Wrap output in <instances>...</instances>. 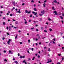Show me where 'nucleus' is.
Wrapping results in <instances>:
<instances>
[{
    "label": "nucleus",
    "mask_w": 64,
    "mask_h": 64,
    "mask_svg": "<svg viewBox=\"0 0 64 64\" xmlns=\"http://www.w3.org/2000/svg\"><path fill=\"white\" fill-rule=\"evenodd\" d=\"M14 62L16 63V64H18V62L17 61H15Z\"/></svg>",
    "instance_id": "nucleus-5"
},
{
    "label": "nucleus",
    "mask_w": 64,
    "mask_h": 64,
    "mask_svg": "<svg viewBox=\"0 0 64 64\" xmlns=\"http://www.w3.org/2000/svg\"><path fill=\"white\" fill-rule=\"evenodd\" d=\"M20 58H22V56H20Z\"/></svg>",
    "instance_id": "nucleus-32"
},
{
    "label": "nucleus",
    "mask_w": 64,
    "mask_h": 64,
    "mask_svg": "<svg viewBox=\"0 0 64 64\" xmlns=\"http://www.w3.org/2000/svg\"><path fill=\"white\" fill-rule=\"evenodd\" d=\"M60 18H61V19H63V17L62 16H60Z\"/></svg>",
    "instance_id": "nucleus-17"
},
{
    "label": "nucleus",
    "mask_w": 64,
    "mask_h": 64,
    "mask_svg": "<svg viewBox=\"0 0 64 64\" xmlns=\"http://www.w3.org/2000/svg\"><path fill=\"white\" fill-rule=\"evenodd\" d=\"M41 29L42 30H43V29H44V28L43 27H41Z\"/></svg>",
    "instance_id": "nucleus-8"
},
{
    "label": "nucleus",
    "mask_w": 64,
    "mask_h": 64,
    "mask_svg": "<svg viewBox=\"0 0 64 64\" xmlns=\"http://www.w3.org/2000/svg\"><path fill=\"white\" fill-rule=\"evenodd\" d=\"M39 15L40 16H42L43 15V14H39Z\"/></svg>",
    "instance_id": "nucleus-19"
},
{
    "label": "nucleus",
    "mask_w": 64,
    "mask_h": 64,
    "mask_svg": "<svg viewBox=\"0 0 64 64\" xmlns=\"http://www.w3.org/2000/svg\"><path fill=\"white\" fill-rule=\"evenodd\" d=\"M22 58H25V55H24L23 56H22Z\"/></svg>",
    "instance_id": "nucleus-23"
},
{
    "label": "nucleus",
    "mask_w": 64,
    "mask_h": 64,
    "mask_svg": "<svg viewBox=\"0 0 64 64\" xmlns=\"http://www.w3.org/2000/svg\"><path fill=\"white\" fill-rule=\"evenodd\" d=\"M16 24H18V22H15Z\"/></svg>",
    "instance_id": "nucleus-12"
},
{
    "label": "nucleus",
    "mask_w": 64,
    "mask_h": 64,
    "mask_svg": "<svg viewBox=\"0 0 64 64\" xmlns=\"http://www.w3.org/2000/svg\"><path fill=\"white\" fill-rule=\"evenodd\" d=\"M25 12L26 13H28V14H30V13H31V11L30 10L29 12H28L27 10H25Z\"/></svg>",
    "instance_id": "nucleus-1"
},
{
    "label": "nucleus",
    "mask_w": 64,
    "mask_h": 64,
    "mask_svg": "<svg viewBox=\"0 0 64 64\" xmlns=\"http://www.w3.org/2000/svg\"><path fill=\"white\" fill-rule=\"evenodd\" d=\"M49 30L50 31V32H51V31H52V29L51 28H50L49 29Z\"/></svg>",
    "instance_id": "nucleus-10"
},
{
    "label": "nucleus",
    "mask_w": 64,
    "mask_h": 64,
    "mask_svg": "<svg viewBox=\"0 0 64 64\" xmlns=\"http://www.w3.org/2000/svg\"><path fill=\"white\" fill-rule=\"evenodd\" d=\"M48 20H50H50H51V19L50 18H48Z\"/></svg>",
    "instance_id": "nucleus-46"
},
{
    "label": "nucleus",
    "mask_w": 64,
    "mask_h": 64,
    "mask_svg": "<svg viewBox=\"0 0 64 64\" xmlns=\"http://www.w3.org/2000/svg\"><path fill=\"white\" fill-rule=\"evenodd\" d=\"M10 43V41H8V44L9 45Z\"/></svg>",
    "instance_id": "nucleus-14"
},
{
    "label": "nucleus",
    "mask_w": 64,
    "mask_h": 64,
    "mask_svg": "<svg viewBox=\"0 0 64 64\" xmlns=\"http://www.w3.org/2000/svg\"><path fill=\"white\" fill-rule=\"evenodd\" d=\"M35 57H34L32 59V60H34V59H35Z\"/></svg>",
    "instance_id": "nucleus-16"
},
{
    "label": "nucleus",
    "mask_w": 64,
    "mask_h": 64,
    "mask_svg": "<svg viewBox=\"0 0 64 64\" xmlns=\"http://www.w3.org/2000/svg\"><path fill=\"white\" fill-rule=\"evenodd\" d=\"M42 18H40V20H39V21H40V22L42 21Z\"/></svg>",
    "instance_id": "nucleus-29"
},
{
    "label": "nucleus",
    "mask_w": 64,
    "mask_h": 64,
    "mask_svg": "<svg viewBox=\"0 0 64 64\" xmlns=\"http://www.w3.org/2000/svg\"><path fill=\"white\" fill-rule=\"evenodd\" d=\"M20 44H22V42H20Z\"/></svg>",
    "instance_id": "nucleus-41"
},
{
    "label": "nucleus",
    "mask_w": 64,
    "mask_h": 64,
    "mask_svg": "<svg viewBox=\"0 0 64 64\" xmlns=\"http://www.w3.org/2000/svg\"><path fill=\"white\" fill-rule=\"evenodd\" d=\"M62 60L63 61L64 60V57H62Z\"/></svg>",
    "instance_id": "nucleus-18"
},
{
    "label": "nucleus",
    "mask_w": 64,
    "mask_h": 64,
    "mask_svg": "<svg viewBox=\"0 0 64 64\" xmlns=\"http://www.w3.org/2000/svg\"><path fill=\"white\" fill-rule=\"evenodd\" d=\"M38 58H40V56L39 55L38 56Z\"/></svg>",
    "instance_id": "nucleus-44"
},
{
    "label": "nucleus",
    "mask_w": 64,
    "mask_h": 64,
    "mask_svg": "<svg viewBox=\"0 0 64 64\" xmlns=\"http://www.w3.org/2000/svg\"><path fill=\"white\" fill-rule=\"evenodd\" d=\"M9 53H11V50H9Z\"/></svg>",
    "instance_id": "nucleus-54"
},
{
    "label": "nucleus",
    "mask_w": 64,
    "mask_h": 64,
    "mask_svg": "<svg viewBox=\"0 0 64 64\" xmlns=\"http://www.w3.org/2000/svg\"><path fill=\"white\" fill-rule=\"evenodd\" d=\"M31 20H30L28 21V22H31Z\"/></svg>",
    "instance_id": "nucleus-49"
},
{
    "label": "nucleus",
    "mask_w": 64,
    "mask_h": 64,
    "mask_svg": "<svg viewBox=\"0 0 64 64\" xmlns=\"http://www.w3.org/2000/svg\"><path fill=\"white\" fill-rule=\"evenodd\" d=\"M31 1L32 2H33V3H34V0H31Z\"/></svg>",
    "instance_id": "nucleus-26"
},
{
    "label": "nucleus",
    "mask_w": 64,
    "mask_h": 64,
    "mask_svg": "<svg viewBox=\"0 0 64 64\" xmlns=\"http://www.w3.org/2000/svg\"><path fill=\"white\" fill-rule=\"evenodd\" d=\"M18 35V34H17V35H16V36L15 37V39H17V36Z\"/></svg>",
    "instance_id": "nucleus-11"
},
{
    "label": "nucleus",
    "mask_w": 64,
    "mask_h": 64,
    "mask_svg": "<svg viewBox=\"0 0 64 64\" xmlns=\"http://www.w3.org/2000/svg\"><path fill=\"white\" fill-rule=\"evenodd\" d=\"M25 60H24L23 62H22L23 63H24V62H25Z\"/></svg>",
    "instance_id": "nucleus-37"
},
{
    "label": "nucleus",
    "mask_w": 64,
    "mask_h": 64,
    "mask_svg": "<svg viewBox=\"0 0 64 64\" xmlns=\"http://www.w3.org/2000/svg\"><path fill=\"white\" fill-rule=\"evenodd\" d=\"M10 16H12V14H10Z\"/></svg>",
    "instance_id": "nucleus-63"
},
{
    "label": "nucleus",
    "mask_w": 64,
    "mask_h": 64,
    "mask_svg": "<svg viewBox=\"0 0 64 64\" xmlns=\"http://www.w3.org/2000/svg\"><path fill=\"white\" fill-rule=\"evenodd\" d=\"M14 28H15V29H16V28H17L15 26H14Z\"/></svg>",
    "instance_id": "nucleus-35"
},
{
    "label": "nucleus",
    "mask_w": 64,
    "mask_h": 64,
    "mask_svg": "<svg viewBox=\"0 0 64 64\" xmlns=\"http://www.w3.org/2000/svg\"><path fill=\"white\" fill-rule=\"evenodd\" d=\"M47 2V0H45L44 1V3H45V2Z\"/></svg>",
    "instance_id": "nucleus-27"
},
{
    "label": "nucleus",
    "mask_w": 64,
    "mask_h": 64,
    "mask_svg": "<svg viewBox=\"0 0 64 64\" xmlns=\"http://www.w3.org/2000/svg\"><path fill=\"white\" fill-rule=\"evenodd\" d=\"M36 36H39V34H38Z\"/></svg>",
    "instance_id": "nucleus-62"
},
{
    "label": "nucleus",
    "mask_w": 64,
    "mask_h": 64,
    "mask_svg": "<svg viewBox=\"0 0 64 64\" xmlns=\"http://www.w3.org/2000/svg\"><path fill=\"white\" fill-rule=\"evenodd\" d=\"M49 49L48 50V51L50 52V51H51V50H50V48H49Z\"/></svg>",
    "instance_id": "nucleus-24"
},
{
    "label": "nucleus",
    "mask_w": 64,
    "mask_h": 64,
    "mask_svg": "<svg viewBox=\"0 0 64 64\" xmlns=\"http://www.w3.org/2000/svg\"><path fill=\"white\" fill-rule=\"evenodd\" d=\"M24 5H25V4L24 3H23L22 4V6H24Z\"/></svg>",
    "instance_id": "nucleus-36"
},
{
    "label": "nucleus",
    "mask_w": 64,
    "mask_h": 64,
    "mask_svg": "<svg viewBox=\"0 0 64 64\" xmlns=\"http://www.w3.org/2000/svg\"><path fill=\"white\" fill-rule=\"evenodd\" d=\"M4 61L6 62H7V60L6 59H5L4 60Z\"/></svg>",
    "instance_id": "nucleus-20"
},
{
    "label": "nucleus",
    "mask_w": 64,
    "mask_h": 64,
    "mask_svg": "<svg viewBox=\"0 0 64 64\" xmlns=\"http://www.w3.org/2000/svg\"><path fill=\"white\" fill-rule=\"evenodd\" d=\"M46 5V4L45 3H44V4H43V6H44V8H45V5Z\"/></svg>",
    "instance_id": "nucleus-7"
},
{
    "label": "nucleus",
    "mask_w": 64,
    "mask_h": 64,
    "mask_svg": "<svg viewBox=\"0 0 64 64\" xmlns=\"http://www.w3.org/2000/svg\"><path fill=\"white\" fill-rule=\"evenodd\" d=\"M28 53H29V54H30V52H29V51L28 50Z\"/></svg>",
    "instance_id": "nucleus-47"
},
{
    "label": "nucleus",
    "mask_w": 64,
    "mask_h": 64,
    "mask_svg": "<svg viewBox=\"0 0 64 64\" xmlns=\"http://www.w3.org/2000/svg\"><path fill=\"white\" fill-rule=\"evenodd\" d=\"M61 22H62V24H63V23L64 22V21L63 20H62L61 21Z\"/></svg>",
    "instance_id": "nucleus-31"
},
{
    "label": "nucleus",
    "mask_w": 64,
    "mask_h": 64,
    "mask_svg": "<svg viewBox=\"0 0 64 64\" xmlns=\"http://www.w3.org/2000/svg\"><path fill=\"white\" fill-rule=\"evenodd\" d=\"M49 61H48V62H46V63H49Z\"/></svg>",
    "instance_id": "nucleus-55"
},
{
    "label": "nucleus",
    "mask_w": 64,
    "mask_h": 64,
    "mask_svg": "<svg viewBox=\"0 0 64 64\" xmlns=\"http://www.w3.org/2000/svg\"><path fill=\"white\" fill-rule=\"evenodd\" d=\"M31 29L32 30H33V29H34V28H31Z\"/></svg>",
    "instance_id": "nucleus-50"
},
{
    "label": "nucleus",
    "mask_w": 64,
    "mask_h": 64,
    "mask_svg": "<svg viewBox=\"0 0 64 64\" xmlns=\"http://www.w3.org/2000/svg\"><path fill=\"white\" fill-rule=\"evenodd\" d=\"M52 41H50V44H51L52 43Z\"/></svg>",
    "instance_id": "nucleus-61"
},
{
    "label": "nucleus",
    "mask_w": 64,
    "mask_h": 64,
    "mask_svg": "<svg viewBox=\"0 0 64 64\" xmlns=\"http://www.w3.org/2000/svg\"><path fill=\"white\" fill-rule=\"evenodd\" d=\"M44 32H47V30H44Z\"/></svg>",
    "instance_id": "nucleus-15"
},
{
    "label": "nucleus",
    "mask_w": 64,
    "mask_h": 64,
    "mask_svg": "<svg viewBox=\"0 0 64 64\" xmlns=\"http://www.w3.org/2000/svg\"><path fill=\"white\" fill-rule=\"evenodd\" d=\"M34 10L35 11H37V9L36 8H34Z\"/></svg>",
    "instance_id": "nucleus-6"
},
{
    "label": "nucleus",
    "mask_w": 64,
    "mask_h": 64,
    "mask_svg": "<svg viewBox=\"0 0 64 64\" xmlns=\"http://www.w3.org/2000/svg\"><path fill=\"white\" fill-rule=\"evenodd\" d=\"M12 3H13V4H14V6H15V2H12Z\"/></svg>",
    "instance_id": "nucleus-9"
},
{
    "label": "nucleus",
    "mask_w": 64,
    "mask_h": 64,
    "mask_svg": "<svg viewBox=\"0 0 64 64\" xmlns=\"http://www.w3.org/2000/svg\"><path fill=\"white\" fill-rule=\"evenodd\" d=\"M54 13H55L54 14V15H58V14H57V12H56V11L55 10L54 11Z\"/></svg>",
    "instance_id": "nucleus-2"
},
{
    "label": "nucleus",
    "mask_w": 64,
    "mask_h": 64,
    "mask_svg": "<svg viewBox=\"0 0 64 64\" xmlns=\"http://www.w3.org/2000/svg\"><path fill=\"white\" fill-rule=\"evenodd\" d=\"M44 49H46V47H44Z\"/></svg>",
    "instance_id": "nucleus-51"
},
{
    "label": "nucleus",
    "mask_w": 64,
    "mask_h": 64,
    "mask_svg": "<svg viewBox=\"0 0 64 64\" xmlns=\"http://www.w3.org/2000/svg\"><path fill=\"white\" fill-rule=\"evenodd\" d=\"M52 42H53V43H54V44H55V42L54 41H53Z\"/></svg>",
    "instance_id": "nucleus-39"
},
{
    "label": "nucleus",
    "mask_w": 64,
    "mask_h": 64,
    "mask_svg": "<svg viewBox=\"0 0 64 64\" xmlns=\"http://www.w3.org/2000/svg\"><path fill=\"white\" fill-rule=\"evenodd\" d=\"M53 40H54V41H55L56 40H55V38H54L53 39Z\"/></svg>",
    "instance_id": "nucleus-56"
},
{
    "label": "nucleus",
    "mask_w": 64,
    "mask_h": 64,
    "mask_svg": "<svg viewBox=\"0 0 64 64\" xmlns=\"http://www.w3.org/2000/svg\"><path fill=\"white\" fill-rule=\"evenodd\" d=\"M5 39V38L3 37L2 38V40H4Z\"/></svg>",
    "instance_id": "nucleus-48"
},
{
    "label": "nucleus",
    "mask_w": 64,
    "mask_h": 64,
    "mask_svg": "<svg viewBox=\"0 0 64 64\" xmlns=\"http://www.w3.org/2000/svg\"><path fill=\"white\" fill-rule=\"evenodd\" d=\"M7 35H10V34H9V33H8V32H7Z\"/></svg>",
    "instance_id": "nucleus-33"
},
{
    "label": "nucleus",
    "mask_w": 64,
    "mask_h": 64,
    "mask_svg": "<svg viewBox=\"0 0 64 64\" xmlns=\"http://www.w3.org/2000/svg\"><path fill=\"white\" fill-rule=\"evenodd\" d=\"M54 2L55 3H57V1H56V0H54Z\"/></svg>",
    "instance_id": "nucleus-4"
},
{
    "label": "nucleus",
    "mask_w": 64,
    "mask_h": 64,
    "mask_svg": "<svg viewBox=\"0 0 64 64\" xmlns=\"http://www.w3.org/2000/svg\"><path fill=\"white\" fill-rule=\"evenodd\" d=\"M37 12H36L35 14H34V15L35 16H36V15H37Z\"/></svg>",
    "instance_id": "nucleus-30"
},
{
    "label": "nucleus",
    "mask_w": 64,
    "mask_h": 64,
    "mask_svg": "<svg viewBox=\"0 0 64 64\" xmlns=\"http://www.w3.org/2000/svg\"><path fill=\"white\" fill-rule=\"evenodd\" d=\"M38 45V44H37V43H36V46H37Z\"/></svg>",
    "instance_id": "nucleus-52"
},
{
    "label": "nucleus",
    "mask_w": 64,
    "mask_h": 64,
    "mask_svg": "<svg viewBox=\"0 0 64 64\" xmlns=\"http://www.w3.org/2000/svg\"><path fill=\"white\" fill-rule=\"evenodd\" d=\"M36 31H37V32H38V29H36Z\"/></svg>",
    "instance_id": "nucleus-38"
},
{
    "label": "nucleus",
    "mask_w": 64,
    "mask_h": 64,
    "mask_svg": "<svg viewBox=\"0 0 64 64\" xmlns=\"http://www.w3.org/2000/svg\"><path fill=\"white\" fill-rule=\"evenodd\" d=\"M52 62V60H50L49 61V62Z\"/></svg>",
    "instance_id": "nucleus-59"
},
{
    "label": "nucleus",
    "mask_w": 64,
    "mask_h": 64,
    "mask_svg": "<svg viewBox=\"0 0 64 64\" xmlns=\"http://www.w3.org/2000/svg\"><path fill=\"white\" fill-rule=\"evenodd\" d=\"M3 19H6V18L5 17H4L3 18Z\"/></svg>",
    "instance_id": "nucleus-28"
},
{
    "label": "nucleus",
    "mask_w": 64,
    "mask_h": 64,
    "mask_svg": "<svg viewBox=\"0 0 64 64\" xmlns=\"http://www.w3.org/2000/svg\"><path fill=\"white\" fill-rule=\"evenodd\" d=\"M4 53H6V50H4Z\"/></svg>",
    "instance_id": "nucleus-34"
},
{
    "label": "nucleus",
    "mask_w": 64,
    "mask_h": 64,
    "mask_svg": "<svg viewBox=\"0 0 64 64\" xmlns=\"http://www.w3.org/2000/svg\"><path fill=\"white\" fill-rule=\"evenodd\" d=\"M9 27L10 28L9 29V31H10V30L11 29V28H10V26Z\"/></svg>",
    "instance_id": "nucleus-22"
},
{
    "label": "nucleus",
    "mask_w": 64,
    "mask_h": 64,
    "mask_svg": "<svg viewBox=\"0 0 64 64\" xmlns=\"http://www.w3.org/2000/svg\"><path fill=\"white\" fill-rule=\"evenodd\" d=\"M32 13H33V14H35V12H32Z\"/></svg>",
    "instance_id": "nucleus-25"
},
{
    "label": "nucleus",
    "mask_w": 64,
    "mask_h": 64,
    "mask_svg": "<svg viewBox=\"0 0 64 64\" xmlns=\"http://www.w3.org/2000/svg\"><path fill=\"white\" fill-rule=\"evenodd\" d=\"M57 64H60V63L59 62H58L57 63Z\"/></svg>",
    "instance_id": "nucleus-40"
},
{
    "label": "nucleus",
    "mask_w": 64,
    "mask_h": 64,
    "mask_svg": "<svg viewBox=\"0 0 64 64\" xmlns=\"http://www.w3.org/2000/svg\"><path fill=\"white\" fill-rule=\"evenodd\" d=\"M12 21H16V20H14V19H13V20H12Z\"/></svg>",
    "instance_id": "nucleus-45"
},
{
    "label": "nucleus",
    "mask_w": 64,
    "mask_h": 64,
    "mask_svg": "<svg viewBox=\"0 0 64 64\" xmlns=\"http://www.w3.org/2000/svg\"><path fill=\"white\" fill-rule=\"evenodd\" d=\"M3 25H5V22H3Z\"/></svg>",
    "instance_id": "nucleus-58"
},
{
    "label": "nucleus",
    "mask_w": 64,
    "mask_h": 64,
    "mask_svg": "<svg viewBox=\"0 0 64 64\" xmlns=\"http://www.w3.org/2000/svg\"><path fill=\"white\" fill-rule=\"evenodd\" d=\"M44 12H45V10H43L42 12L41 11L40 13H42L43 14H44Z\"/></svg>",
    "instance_id": "nucleus-3"
},
{
    "label": "nucleus",
    "mask_w": 64,
    "mask_h": 64,
    "mask_svg": "<svg viewBox=\"0 0 64 64\" xmlns=\"http://www.w3.org/2000/svg\"><path fill=\"white\" fill-rule=\"evenodd\" d=\"M32 51H33V50H34V49L33 48H32Z\"/></svg>",
    "instance_id": "nucleus-57"
},
{
    "label": "nucleus",
    "mask_w": 64,
    "mask_h": 64,
    "mask_svg": "<svg viewBox=\"0 0 64 64\" xmlns=\"http://www.w3.org/2000/svg\"><path fill=\"white\" fill-rule=\"evenodd\" d=\"M27 22L26 21L25 22V24H27Z\"/></svg>",
    "instance_id": "nucleus-43"
},
{
    "label": "nucleus",
    "mask_w": 64,
    "mask_h": 64,
    "mask_svg": "<svg viewBox=\"0 0 64 64\" xmlns=\"http://www.w3.org/2000/svg\"><path fill=\"white\" fill-rule=\"evenodd\" d=\"M18 12L19 13H21V12H20V11H18Z\"/></svg>",
    "instance_id": "nucleus-60"
},
{
    "label": "nucleus",
    "mask_w": 64,
    "mask_h": 64,
    "mask_svg": "<svg viewBox=\"0 0 64 64\" xmlns=\"http://www.w3.org/2000/svg\"><path fill=\"white\" fill-rule=\"evenodd\" d=\"M30 40H28V43H30Z\"/></svg>",
    "instance_id": "nucleus-21"
},
{
    "label": "nucleus",
    "mask_w": 64,
    "mask_h": 64,
    "mask_svg": "<svg viewBox=\"0 0 64 64\" xmlns=\"http://www.w3.org/2000/svg\"><path fill=\"white\" fill-rule=\"evenodd\" d=\"M52 9H53V10H55V9H54V6L52 7Z\"/></svg>",
    "instance_id": "nucleus-13"
},
{
    "label": "nucleus",
    "mask_w": 64,
    "mask_h": 64,
    "mask_svg": "<svg viewBox=\"0 0 64 64\" xmlns=\"http://www.w3.org/2000/svg\"><path fill=\"white\" fill-rule=\"evenodd\" d=\"M46 24H47V25H48V23L47 22H46Z\"/></svg>",
    "instance_id": "nucleus-64"
},
{
    "label": "nucleus",
    "mask_w": 64,
    "mask_h": 64,
    "mask_svg": "<svg viewBox=\"0 0 64 64\" xmlns=\"http://www.w3.org/2000/svg\"><path fill=\"white\" fill-rule=\"evenodd\" d=\"M62 15L63 16H64V14H62Z\"/></svg>",
    "instance_id": "nucleus-53"
},
{
    "label": "nucleus",
    "mask_w": 64,
    "mask_h": 64,
    "mask_svg": "<svg viewBox=\"0 0 64 64\" xmlns=\"http://www.w3.org/2000/svg\"><path fill=\"white\" fill-rule=\"evenodd\" d=\"M30 17H32V14H31L30 15Z\"/></svg>",
    "instance_id": "nucleus-42"
}]
</instances>
